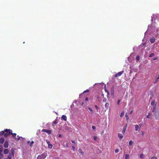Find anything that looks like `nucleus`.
Masks as SVG:
<instances>
[{
  "mask_svg": "<svg viewBox=\"0 0 159 159\" xmlns=\"http://www.w3.org/2000/svg\"><path fill=\"white\" fill-rule=\"evenodd\" d=\"M132 112V111H131V112H130V113H131Z\"/></svg>",
  "mask_w": 159,
  "mask_h": 159,
  "instance_id": "nucleus-54",
  "label": "nucleus"
},
{
  "mask_svg": "<svg viewBox=\"0 0 159 159\" xmlns=\"http://www.w3.org/2000/svg\"><path fill=\"white\" fill-rule=\"evenodd\" d=\"M159 114L158 113H155V117L157 119L159 120Z\"/></svg>",
  "mask_w": 159,
  "mask_h": 159,
  "instance_id": "nucleus-12",
  "label": "nucleus"
},
{
  "mask_svg": "<svg viewBox=\"0 0 159 159\" xmlns=\"http://www.w3.org/2000/svg\"><path fill=\"white\" fill-rule=\"evenodd\" d=\"M157 59V57H155L153 58V60H156Z\"/></svg>",
  "mask_w": 159,
  "mask_h": 159,
  "instance_id": "nucleus-41",
  "label": "nucleus"
},
{
  "mask_svg": "<svg viewBox=\"0 0 159 159\" xmlns=\"http://www.w3.org/2000/svg\"><path fill=\"white\" fill-rule=\"evenodd\" d=\"M136 59L137 61H139V56L138 55L137 56L136 58Z\"/></svg>",
  "mask_w": 159,
  "mask_h": 159,
  "instance_id": "nucleus-25",
  "label": "nucleus"
},
{
  "mask_svg": "<svg viewBox=\"0 0 159 159\" xmlns=\"http://www.w3.org/2000/svg\"><path fill=\"white\" fill-rule=\"evenodd\" d=\"M95 108L97 110V111H98V107L97 106V105H95Z\"/></svg>",
  "mask_w": 159,
  "mask_h": 159,
  "instance_id": "nucleus-34",
  "label": "nucleus"
},
{
  "mask_svg": "<svg viewBox=\"0 0 159 159\" xmlns=\"http://www.w3.org/2000/svg\"><path fill=\"white\" fill-rule=\"evenodd\" d=\"M105 91H106V92L107 93V97H108V96L109 95V91L108 90H106V89H105Z\"/></svg>",
  "mask_w": 159,
  "mask_h": 159,
  "instance_id": "nucleus-23",
  "label": "nucleus"
},
{
  "mask_svg": "<svg viewBox=\"0 0 159 159\" xmlns=\"http://www.w3.org/2000/svg\"><path fill=\"white\" fill-rule=\"evenodd\" d=\"M124 71H121L119 72H118L115 75V77H119L123 73H124Z\"/></svg>",
  "mask_w": 159,
  "mask_h": 159,
  "instance_id": "nucleus-4",
  "label": "nucleus"
},
{
  "mask_svg": "<svg viewBox=\"0 0 159 159\" xmlns=\"http://www.w3.org/2000/svg\"><path fill=\"white\" fill-rule=\"evenodd\" d=\"M4 136L5 137H7L10 134H12V130L6 129L4 131Z\"/></svg>",
  "mask_w": 159,
  "mask_h": 159,
  "instance_id": "nucleus-1",
  "label": "nucleus"
},
{
  "mask_svg": "<svg viewBox=\"0 0 159 159\" xmlns=\"http://www.w3.org/2000/svg\"><path fill=\"white\" fill-rule=\"evenodd\" d=\"M9 152V151L7 149H5L4 151V153L5 154H7Z\"/></svg>",
  "mask_w": 159,
  "mask_h": 159,
  "instance_id": "nucleus-18",
  "label": "nucleus"
},
{
  "mask_svg": "<svg viewBox=\"0 0 159 159\" xmlns=\"http://www.w3.org/2000/svg\"><path fill=\"white\" fill-rule=\"evenodd\" d=\"M109 104L108 103H106L105 104V107L106 109H108Z\"/></svg>",
  "mask_w": 159,
  "mask_h": 159,
  "instance_id": "nucleus-16",
  "label": "nucleus"
},
{
  "mask_svg": "<svg viewBox=\"0 0 159 159\" xmlns=\"http://www.w3.org/2000/svg\"><path fill=\"white\" fill-rule=\"evenodd\" d=\"M129 155L126 154L125 155V159H129Z\"/></svg>",
  "mask_w": 159,
  "mask_h": 159,
  "instance_id": "nucleus-19",
  "label": "nucleus"
},
{
  "mask_svg": "<svg viewBox=\"0 0 159 159\" xmlns=\"http://www.w3.org/2000/svg\"><path fill=\"white\" fill-rule=\"evenodd\" d=\"M103 102H106V99H104Z\"/></svg>",
  "mask_w": 159,
  "mask_h": 159,
  "instance_id": "nucleus-48",
  "label": "nucleus"
},
{
  "mask_svg": "<svg viewBox=\"0 0 159 159\" xmlns=\"http://www.w3.org/2000/svg\"><path fill=\"white\" fill-rule=\"evenodd\" d=\"M155 40V39L154 37H152L150 39V41L151 43H153L154 42Z\"/></svg>",
  "mask_w": 159,
  "mask_h": 159,
  "instance_id": "nucleus-10",
  "label": "nucleus"
},
{
  "mask_svg": "<svg viewBox=\"0 0 159 159\" xmlns=\"http://www.w3.org/2000/svg\"><path fill=\"white\" fill-rule=\"evenodd\" d=\"M155 56V54L154 53H151L149 56L150 57H152Z\"/></svg>",
  "mask_w": 159,
  "mask_h": 159,
  "instance_id": "nucleus-21",
  "label": "nucleus"
},
{
  "mask_svg": "<svg viewBox=\"0 0 159 159\" xmlns=\"http://www.w3.org/2000/svg\"><path fill=\"white\" fill-rule=\"evenodd\" d=\"M156 104V103H155V102L154 101H152L151 103V104L152 106H154Z\"/></svg>",
  "mask_w": 159,
  "mask_h": 159,
  "instance_id": "nucleus-20",
  "label": "nucleus"
},
{
  "mask_svg": "<svg viewBox=\"0 0 159 159\" xmlns=\"http://www.w3.org/2000/svg\"><path fill=\"white\" fill-rule=\"evenodd\" d=\"M155 16V15H153L152 16V17L151 20H152V21L153 20V17L154 18Z\"/></svg>",
  "mask_w": 159,
  "mask_h": 159,
  "instance_id": "nucleus-30",
  "label": "nucleus"
},
{
  "mask_svg": "<svg viewBox=\"0 0 159 159\" xmlns=\"http://www.w3.org/2000/svg\"><path fill=\"white\" fill-rule=\"evenodd\" d=\"M155 111V108L154 107H153V110H152V112H154Z\"/></svg>",
  "mask_w": 159,
  "mask_h": 159,
  "instance_id": "nucleus-42",
  "label": "nucleus"
},
{
  "mask_svg": "<svg viewBox=\"0 0 159 159\" xmlns=\"http://www.w3.org/2000/svg\"><path fill=\"white\" fill-rule=\"evenodd\" d=\"M140 157L141 158H143V155L142 154H141L140 155Z\"/></svg>",
  "mask_w": 159,
  "mask_h": 159,
  "instance_id": "nucleus-33",
  "label": "nucleus"
},
{
  "mask_svg": "<svg viewBox=\"0 0 159 159\" xmlns=\"http://www.w3.org/2000/svg\"><path fill=\"white\" fill-rule=\"evenodd\" d=\"M2 151V149L1 148H1H0V152H1V151Z\"/></svg>",
  "mask_w": 159,
  "mask_h": 159,
  "instance_id": "nucleus-51",
  "label": "nucleus"
},
{
  "mask_svg": "<svg viewBox=\"0 0 159 159\" xmlns=\"http://www.w3.org/2000/svg\"><path fill=\"white\" fill-rule=\"evenodd\" d=\"M147 117L148 119H151L152 118V114L151 112L149 113L147 116Z\"/></svg>",
  "mask_w": 159,
  "mask_h": 159,
  "instance_id": "nucleus-8",
  "label": "nucleus"
},
{
  "mask_svg": "<svg viewBox=\"0 0 159 159\" xmlns=\"http://www.w3.org/2000/svg\"><path fill=\"white\" fill-rule=\"evenodd\" d=\"M119 151V149H116L115 150V152L116 153H117Z\"/></svg>",
  "mask_w": 159,
  "mask_h": 159,
  "instance_id": "nucleus-35",
  "label": "nucleus"
},
{
  "mask_svg": "<svg viewBox=\"0 0 159 159\" xmlns=\"http://www.w3.org/2000/svg\"><path fill=\"white\" fill-rule=\"evenodd\" d=\"M139 126H141V124H140L139 125Z\"/></svg>",
  "mask_w": 159,
  "mask_h": 159,
  "instance_id": "nucleus-53",
  "label": "nucleus"
},
{
  "mask_svg": "<svg viewBox=\"0 0 159 159\" xmlns=\"http://www.w3.org/2000/svg\"><path fill=\"white\" fill-rule=\"evenodd\" d=\"M46 142L48 145V148H52V147L53 145L52 144H51L50 142L48 140H47Z\"/></svg>",
  "mask_w": 159,
  "mask_h": 159,
  "instance_id": "nucleus-3",
  "label": "nucleus"
},
{
  "mask_svg": "<svg viewBox=\"0 0 159 159\" xmlns=\"http://www.w3.org/2000/svg\"><path fill=\"white\" fill-rule=\"evenodd\" d=\"M4 147L5 148H7L8 147V143L7 141L5 142L4 144Z\"/></svg>",
  "mask_w": 159,
  "mask_h": 159,
  "instance_id": "nucleus-13",
  "label": "nucleus"
},
{
  "mask_svg": "<svg viewBox=\"0 0 159 159\" xmlns=\"http://www.w3.org/2000/svg\"><path fill=\"white\" fill-rule=\"evenodd\" d=\"M125 129L123 131V133H125Z\"/></svg>",
  "mask_w": 159,
  "mask_h": 159,
  "instance_id": "nucleus-49",
  "label": "nucleus"
},
{
  "mask_svg": "<svg viewBox=\"0 0 159 159\" xmlns=\"http://www.w3.org/2000/svg\"><path fill=\"white\" fill-rule=\"evenodd\" d=\"M12 135V136L13 137L15 138V139L16 140H19L20 138V137H19V136H17V138H16V134H15V133H14V134H12H12H11Z\"/></svg>",
  "mask_w": 159,
  "mask_h": 159,
  "instance_id": "nucleus-6",
  "label": "nucleus"
},
{
  "mask_svg": "<svg viewBox=\"0 0 159 159\" xmlns=\"http://www.w3.org/2000/svg\"><path fill=\"white\" fill-rule=\"evenodd\" d=\"M118 137L119 138L121 139H122L123 138V136L120 133L118 134Z\"/></svg>",
  "mask_w": 159,
  "mask_h": 159,
  "instance_id": "nucleus-15",
  "label": "nucleus"
},
{
  "mask_svg": "<svg viewBox=\"0 0 159 159\" xmlns=\"http://www.w3.org/2000/svg\"><path fill=\"white\" fill-rule=\"evenodd\" d=\"M72 149L74 150H75V148L74 146H72Z\"/></svg>",
  "mask_w": 159,
  "mask_h": 159,
  "instance_id": "nucleus-37",
  "label": "nucleus"
},
{
  "mask_svg": "<svg viewBox=\"0 0 159 159\" xmlns=\"http://www.w3.org/2000/svg\"><path fill=\"white\" fill-rule=\"evenodd\" d=\"M34 142L33 141H32L31 142L30 141H28L27 142V144L28 145H29L30 146H32L33 144L34 143Z\"/></svg>",
  "mask_w": 159,
  "mask_h": 159,
  "instance_id": "nucleus-9",
  "label": "nucleus"
},
{
  "mask_svg": "<svg viewBox=\"0 0 159 159\" xmlns=\"http://www.w3.org/2000/svg\"><path fill=\"white\" fill-rule=\"evenodd\" d=\"M42 131L45 132L49 134H51L52 132L51 130L46 129H43L42 130Z\"/></svg>",
  "mask_w": 159,
  "mask_h": 159,
  "instance_id": "nucleus-5",
  "label": "nucleus"
},
{
  "mask_svg": "<svg viewBox=\"0 0 159 159\" xmlns=\"http://www.w3.org/2000/svg\"><path fill=\"white\" fill-rule=\"evenodd\" d=\"M4 132L3 131H1L0 132V135H2L4 134Z\"/></svg>",
  "mask_w": 159,
  "mask_h": 159,
  "instance_id": "nucleus-26",
  "label": "nucleus"
},
{
  "mask_svg": "<svg viewBox=\"0 0 159 159\" xmlns=\"http://www.w3.org/2000/svg\"><path fill=\"white\" fill-rule=\"evenodd\" d=\"M92 128L93 129H96V127L94 126H92Z\"/></svg>",
  "mask_w": 159,
  "mask_h": 159,
  "instance_id": "nucleus-36",
  "label": "nucleus"
},
{
  "mask_svg": "<svg viewBox=\"0 0 159 159\" xmlns=\"http://www.w3.org/2000/svg\"><path fill=\"white\" fill-rule=\"evenodd\" d=\"M120 100H119L117 101V104L119 105L120 102Z\"/></svg>",
  "mask_w": 159,
  "mask_h": 159,
  "instance_id": "nucleus-40",
  "label": "nucleus"
},
{
  "mask_svg": "<svg viewBox=\"0 0 159 159\" xmlns=\"http://www.w3.org/2000/svg\"><path fill=\"white\" fill-rule=\"evenodd\" d=\"M61 120H63L66 121L67 120V118L66 116L63 115L61 116Z\"/></svg>",
  "mask_w": 159,
  "mask_h": 159,
  "instance_id": "nucleus-11",
  "label": "nucleus"
},
{
  "mask_svg": "<svg viewBox=\"0 0 159 159\" xmlns=\"http://www.w3.org/2000/svg\"><path fill=\"white\" fill-rule=\"evenodd\" d=\"M111 93L112 94H113L114 93V89L113 88H111Z\"/></svg>",
  "mask_w": 159,
  "mask_h": 159,
  "instance_id": "nucleus-32",
  "label": "nucleus"
},
{
  "mask_svg": "<svg viewBox=\"0 0 159 159\" xmlns=\"http://www.w3.org/2000/svg\"><path fill=\"white\" fill-rule=\"evenodd\" d=\"M88 109L91 112V113H93V110L92 109V108L91 107H89Z\"/></svg>",
  "mask_w": 159,
  "mask_h": 159,
  "instance_id": "nucleus-22",
  "label": "nucleus"
},
{
  "mask_svg": "<svg viewBox=\"0 0 159 159\" xmlns=\"http://www.w3.org/2000/svg\"><path fill=\"white\" fill-rule=\"evenodd\" d=\"M89 90H87L86 91H85V92H89Z\"/></svg>",
  "mask_w": 159,
  "mask_h": 159,
  "instance_id": "nucleus-50",
  "label": "nucleus"
},
{
  "mask_svg": "<svg viewBox=\"0 0 159 159\" xmlns=\"http://www.w3.org/2000/svg\"><path fill=\"white\" fill-rule=\"evenodd\" d=\"M88 100V98H85V101H87Z\"/></svg>",
  "mask_w": 159,
  "mask_h": 159,
  "instance_id": "nucleus-47",
  "label": "nucleus"
},
{
  "mask_svg": "<svg viewBox=\"0 0 159 159\" xmlns=\"http://www.w3.org/2000/svg\"><path fill=\"white\" fill-rule=\"evenodd\" d=\"M133 143V142L132 141H130L129 142V145H131Z\"/></svg>",
  "mask_w": 159,
  "mask_h": 159,
  "instance_id": "nucleus-24",
  "label": "nucleus"
},
{
  "mask_svg": "<svg viewBox=\"0 0 159 159\" xmlns=\"http://www.w3.org/2000/svg\"><path fill=\"white\" fill-rule=\"evenodd\" d=\"M97 139V137L96 136H94L93 137V139L95 140H96Z\"/></svg>",
  "mask_w": 159,
  "mask_h": 159,
  "instance_id": "nucleus-39",
  "label": "nucleus"
},
{
  "mask_svg": "<svg viewBox=\"0 0 159 159\" xmlns=\"http://www.w3.org/2000/svg\"><path fill=\"white\" fill-rule=\"evenodd\" d=\"M78 151L80 153V154H81V155H84V153L82 151V150L81 149H80V148L79 149Z\"/></svg>",
  "mask_w": 159,
  "mask_h": 159,
  "instance_id": "nucleus-14",
  "label": "nucleus"
},
{
  "mask_svg": "<svg viewBox=\"0 0 159 159\" xmlns=\"http://www.w3.org/2000/svg\"><path fill=\"white\" fill-rule=\"evenodd\" d=\"M71 142L72 143H75V141L74 140H72Z\"/></svg>",
  "mask_w": 159,
  "mask_h": 159,
  "instance_id": "nucleus-44",
  "label": "nucleus"
},
{
  "mask_svg": "<svg viewBox=\"0 0 159 159\" xmlns=\"http://www.w3.org/2000/svg\"><path fill=\"white\" fill-rule=\"evenodd\" d=\"M4 141V140L3 138H1L0 139V143L2 144L3 143Z\"/></svg>",
  "mask_w": 159,
  "mask_h": 159,
  "instance_id": "nucleus-17",
  "label": "nucleus"
},
{
  "mask_svg": "<svg viewBox=\"0 0 159 159\" xmlns=\"http://www.w3.org/2000/svg\"><path fill=\"white\" fill-rule=\"evenodd\" d=\"M56 159H58V157H57V158H56Z\"/></svg>",
  "mask_w": 159,
  "mask_h": 159,
  "instance_id": "nucleus-52",
  "label": "nucleus"
},
{
  "mask_svg": "<svg viewBox=\"0 0 159 159\" xmlns=\"http://www.w3.org/2000/svg\"><path fill=\"white\" fill-rule=\"evenodd\" d=\"M125 117H126V120H128L129 119V116H128L127 115V114H126L125 115Z\"/></svg>",
  "mask_w": 159,
  "mask_h": 159,
  "instance_id": "nucleus-29",
  "label": "nucleus"
},
{
  "mask_svg": "<svg viewBox=\"0 0 159 159\" xmlns=\"http://www.w3.org/2000/svg\"><path fill=\"white\" fill-rule=\"evenodd\" d=\"M61 136H62V135H61V134H60L59 135V137H61Z\"/></svg>",
  "mask_w": 159,
  "mask_h": 159,
  "instance_id": "nucleus-46",
  "label": "nucleus"
},
{
  "mask_svg": "<svg viewBox=\"0 0 159 159\" xmlns=\"http://www.w3.org/2000/svg\"><path fill=\"white\" fill-rule=\"evenodd\" d=\"M47 156V153H44L43 154L38 156L37 157V159H44L46 156Z\"/></svg>",
  "mask_w": 159,
  "mask_h": 159,
  "instance_id": "nucleus-2",
  "label": "nucleus"
},
{
  "mask_svg": "<svg viewBox=\"0 0 159 159\" xmlns=\"http://www.w3.org/2000/svg\"><path fill=\"white\" fill-rule=\"evenodd\" d=\"M135 130L136 131L138 130L141 128V126H139V125H135Z\"/></svg>",
  "mask_w": 159,
  "mask_h": 159,
  "instance_id": "nucleus-7",
  "label": "nucleus"
},
{
  "mask_svg": "<svg viewBox=\"0 0 159 159\" xmlns=\"http://www.w3.org/2000/svg\"><path fill=\"white\" fill-rule=\"evenodd\" d=\"M66 147H68V143H67L66 144Z\"/></svg>",
  "mask_w": 159,
  "mask_h": 159,
  "instance_id": "nucleus-43",
  "label": "nucleus"
},
{
  "mask_svg": "<svg viewBox=\"0 0 159 159\" xmlns=\"http://www.w3.org/2000/svg\"><path fill=\"white\" fill-rule=\"evenodd\" d=\"M151 159H157V157H151Z\"/></svg>",
  "mask_w": 159,
  "mask_h": 159,
  "instance_id": "nucleus-38",
  "label": "nucleus"
},
{
  "mask_svg": "<svg viewBox=\"0 0 159 159\" xmlns=\"http://www.w3.org/2000/svg\"><path fill=\"white\" fill-rule=\"evenodd\" d=\"M53 123H54V124H56L57 123V122H56V121H54L53 122Z\"/></svg>",
  "mask_w": 159,
  "mask_h": 159,
  "instance_id": "nucleus-45",
  "label": "nucleus"
},
{
  "mask_svg": "<svg viewBox=\"0 0 159 159\" xmlns=\"http://www.w3.org/2000/svg\"><path fill=\"white\" fill-rule=\"evenodd\" d=\"M159 79V75H158L155 81H158V80Z\"/></svg>",
  "mask_w": 159,
  "mask_h": 159,
  "instance_id": "nucleus-28",
  "label": "nucleus"
},
{
  "mask_svg": "<svg viewBox=\"0 0 159 159\" xmlns=\"http://www.w3.org/2000/svg\"><path fill=\"white\" fill-rule=\"evenodd\" d=\"M3 157V155L2 154L0 153V159H1Z\"/></svg>",
  "mask_w": 159,
  "mask_h": 159,
  "instance_id": "nucleus-31",
  "label": "nucleus"
},
{
  "mask_svg": "<svg viewBox=\"0 0 159 159\" xmlns=\"http://www.w3.org/2000/svg\"><path fill=\"white\" fill-rule=\"evenodd\" d=\"M124 114V112L122 111L120 114V117H122Z\"/></svg>",
  "mask_w": 159,
  "mask_h": 159,
  "instance_id": "nucleus-27",
  "label": "nucleus"
}]
</instances>
